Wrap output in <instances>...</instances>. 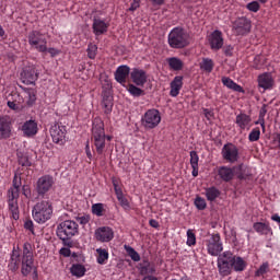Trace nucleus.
<instances>
[{"instance_id":"1","label":"nucleus","mask_w":280,"mask_h":280,"mask_svg":"<svg viewBox=\"0 0 280 280\" xmlns=\"http://www.w3.org/2000/svg\"><path fill=\"white\" fill-rule=\"evenodd\" d=\"M22 264L21 272L23 277H27L34 269V248L32 244L24 243L21 256V249L13 248L11 254V261L9 264V270L16 272Z\"/></svg>"},{"instance_id":"2","label":"nucleus","mask_w":280,"mask_h":280,"mask_svg":"<svg viewBox=\"0 0 280 280\" xmlns=\"http://www.w3.org/2000/svg\"><path fill=\"white\" fill-rule=\"evenodd\" d=\"M217 266L220 277H229L234 272H244L248 264L244 258L233 254L231 250H225L218 255Z\"/></svg>"},{"instance_id":"3","label":"nucleus","mask_w":280,"mask_h":280,"mask_svg":"<svg viewBox=\"0 0 280 280\" xmlns=\"http://www.w3.org/2000/svg\"><path fill=\"white\" fill-rule=\"evenodd\" d=\"M91 141L94 152H96L98 156H102V154L106 152V141H113V136H106L104 121L100 119L93 121Z\"/></svg>"},{"instance_id":"4","label":"nucleus","mask_w":280,"mask_h":280,"mask_svg":"<svg viewBox=\"0 0 280 280\" xmlns=\"http://www.w3.org/2000/svg\"><path fill=\"white\" fill-rule=\"evenodd\" d=\"M217 174L223 183H231L233 178H238V180H248L250 178V173L244 164H238L235 166H219L217 168Z\"/></svg>"},{"instance_id":"5","label":"nucleus","mask_w":280,"mask_h":280,"mask_svg":"<svg viewBox=\"0 0 280 280\" xmlns=\"http://www.w3.org/2000/svg\"><path fill=\"white\" fill-rule=\"evenodd\" d=\"M33 219L37 224H45L54 215V206L49 200L38 201L32 209Z\"/></svg>"},{"instance_id":"6","label":"nucleus","mask_w":280,"mask_h":280,"mask_svg":"<svg viewBox=\"0 0 280 280\" xmlns=\"http://www.w3.org/2000/svg\"><path fill=\"white\" fill-rule=\"evenodd\" d=\"M79 230L78 222L66 220L57 225V236L62 240L63 244H69L70 240L80 233Z\"/></svg>"},{"instance_id":"7","label":"nucleus","mask_w":280,"mask_h":280,"mask_svg":"<svg viewBox=\"0 0 280 280\" xmlns=\"http://www.w3.org/2000/svg\"><path fill=\"white\" fill-rule=\"evenodd\" d=\"M189 36L185 32V30L180 27L173 28L168 34V45L173 49H183V47H187Z\"/></svg>"},{"instance_id":"8","label":"nucleus","mask_w":280,"mask_h":280,"mask_svg":"<svg viewBox=\"0 0 280 280\" xmlns=\"http://www.w3.org/2000/svg\"><path fill=\"white\" fill-rule=\"evenodd\" d=\"M50 137L52 142L57 145H65L69 141L67 126L62 122H55L50 126L49 129Z\"/></svg>"},{"instance_id":"9","label":"nucleus","mask_w":280,"mask_h":280,"mask_svg":"<svg viewBox=\"0 0 280 280\" xmlns=\"http://www.w3.org/2000/svg\"><path fill=\"white\" fill-rule=\"evenodd\" d=\"M205 243L208 255H211V257H218V255L224 250L220 233L210 234Z\"/></svg>"},{"instance_id":"10","label":"nucleus","mask_w":280,"mask_h":280,"mask_svg":"<svg viewBox=\"0 0 280 280\" xmlns=\"http://www.w3.org/2000/svg\"><path fill=\"white\" fill-rule=\"evenodd\" d=\"M28 45L36 51L45 54L47 51V37L38 31H32L28 34Z\"/></svg>"},{"instance_id":"11","label":"nucleus","mask_w":280,"mask_h":280,"mask_svg":"<svg viewBox=\"0 0 280 280\" xmlns=\"http://www.w3.org/2000/svg\"><path fill=\"white\" fill-rule=\"evenodd\" d=\"M141 122L145 130H154L161 124V112L159 109H149L141 118Z\"/></svg>"},{"instance_id":"12","label":"nucleus","mask_w":280,"mask_h":280,"mask_svg":"<svg viewBox=\"0 0 280 280\" xmlns=\"http://www.w3.org/2000/svg\"><path fill=\"white\" fill-rule=\"evenodd\" d=\"M14 135L12 118L8 115L0 116V141H8Z\"/></svg>"},{"instance_id":"13","label":"nucleus","mask_w":280,"mask_h":280,"mask_svg":"<svg viewBox=\"0 0 280 280\" xmlns=\"http://www.w3.org/2000/svg\"><path fill=\"white\" fill-rule=\"evenodd\" d=\"M221 156L225 163H237L240 161V149L233 143H226L221 150Z\"/></svg>"},{"instance_id":"14","label":"nucleus","mask_w":280,"mask_h":280,"mask_svg":"<svg viewBox=\"0 0 280 280\" xmlns=\"http://www.w3.org/2000/svg\"><path fill=\"white\" fill-rule=\"evenodd\" d=\"M54 176L51 175H43L37 179L36 183V191L38 196H45L48 191L51 190V187L55 185Z\"/></svg>"},{"instance_id":"15","label":"nucleus","mask_w":280,"mask_h":280,"mask_svg":"<svg viewBox=\"0 0 280 280\" xmlns=\"http://www.w3.org/2000/svg\"><path fill=\"white\" fill-rule=\"evenodd\" d=\"M94 237L96 242H102L103 244L113 242L115 238V231H113L110 226H101L95 230Z\"/></svg>"},{"instance_id":"16","label":"nucleus","mask_w":280,"mask_h":280,"mask_svg":"<svg viewBox=\"0 0 280 280\" xmlns=\"http://www.w3.org/2000/svg\"><path fill=\"white\" fill-rule=\"evenodd\" d=\"M232 27L237 36H246L250 32V22L246 18H238L233 22Z\"/></svg>"},{"instance_id":"17","label":"nucleus","mask_w":280,"mask_h":280,"mask_svg":"<svg viewBox=\"0 0 280 280\" xmlns=\"http://www.w3.org/2000/svg\"><path fill=\"white\" fill-rule=\"evenodd\" d=\"M208 40L211 49L214 51H218L224 47V37H222V33L218 30L213 31L209 35Z\"/></svg>"},{"instance_id":"18","label":"nucleus","mask_w":280,"mask_h":280,"mask_svg":"<svg viewBox=\"0 0 280 280\" xmlns=\"http://www.w3.org/2000/svg\"><path fill=\"white\" fill-rule=\"evenodd\" d=\"M102 101L101 106L104 109L105 115H110L113 113V106H114V97H113V91H102Z\"/></svg>"},{"instance_id":"19","label":"nucleus","mask_w":280,"mask_h":280,"mask_svg":"<svg viewBox=\"0 0 280 280\" xmlns=\"http://www.w3.org/2000/svg\"><path fill=\"white\" fill-rule=\"evenodd\" d=\"M21 130L23 132V136L27 139H32V137H36L38 135V122L36 120H26L22 127Z\"/></svg>"},{"instance_id":"20","label":"nucleus","mask_w":280,"mask_h":280,"mask_svg":"<svg viewBox=\"0 0 280 280\" xmlns=\"http://www.w3.org/2000/svg\"><path fill=\"white\" fill-rule=\"evenodd\" d=\"M257 81L259 89H264V91H270L275 86V78H272V73L270 72L261 73Z\"/></svg>"},{"instance_id":"21","label":"nucleus","mask_w":280,"mask_h":280,"mask_svg":"<svg viewBox=\"0 0 280 280\" xmlns=\"http://www.w3.org/2000/svg\"><path fill=\"white\" fill-rule=\"evenodd\" d=\"M108 27H110V23L97 18L93 20L92 30L95 36L106 34V32H108Z\"/></svg>"},{"instance_id":"22","label":"nucleus","mask_w":280,"mask_h":280,"mask_svg":"<svg viewBox=\"0 0 280 280\" xmlns=\"http://www.w3.org/2000/svg\"><path fill=\"white\" fill-rule=\"evenodd\" d=\"M8 207L13 220L21 218V211L19 210V197H8Z\"/></svg>"},{"instance_id":"23","label":"nucleus","mask_w":280,"mask_h":280,"mask_svg":"<svg viewBox=\"0 0 280 280\" xmlns=\"http://www.w3.org/2000/svg\"><path fill=\"white\" fill-rule=\"evenodd\" d=\"M21 185H23L21 176L15 174L13 177L12 187L8 190V197L19 198L21 196Z\"/></svg>"},{"instance_id":"24","label":"nucleus","mask_w":280,"mask_h":280,"mask_svg":"<svg viewBox=\"0 0 280 280\" xmlns=\"http://www.w3.org/2000/svg\"><path fill=\"white\" fill-rule=\"evenodd\" d=\"M170 88L171 97H178V95H180V90L183 89V75L175 77L170 83Z\"/></svg>"},{"instance_id":"25","label":"nucleus","mask_w":280,"mask_h":280,"mask_svg":"<svg viewBox=\"0 0 280 280\" xmlns=\"http://www.w3.org/2000/svg\"><path fill=\"white\" fill-rule=\"evenodd\" d=\"M253 121V118H250L249 115L241 113L236 116L235 124L241 128L242 130H247L250 128V122Z\"/></svg>"},{"instance_id":"26","label":"nucleus","mask_w":280,"mask_h":280,"mask_svg":"<svg viewBox=\"0 0 280 280\" xmlns=\"http://www.w3.org/2000/svg\"><path fill=\"white\" fill-rule=\"evenodd\" d=\"M130 78L136 86H143L148 82V74L143 71H132Z\"/></svg>"},{"instance_id":"27","label":"nucleus","mask_w":280,"mask_h":280,"mask_svg":"<svg viewBox=\"0 0 280 280\" xmlns=\"http://www.w3.org/2000/svg\"><path fill=\"white\" fill-rule=\"evenodd\" d=\"M221 82L223 86H226V89H230V91H235V93H244V88L235 83V81L229 77H222Z\"/></svg>"},{"instance_id":"28","label":"nucleus","mask_w":280,"mask_h":280,"mask_svg":"<svg viewBox=\"0 0 280 280\" xmlns=\"http://www.w3.org/2000/svg\"><path fill=\"white\" fill-rule=\"evenodd\" d=\"M190 165L192 167V172L191 175L194 176V178H196L198 176V162L200 161V156H198V152L196 151H190Z\"/></svg>"},{"instance_id":"29","label":"nucleus","mask_w":280,"mask_h":280,"mask_svg":"<svg viewBox=\"0 0 280 280\" xmlns=\"http://www.w3.org/2000/svg\"><path fill=\"white\" fill-rule=\"evenodd\" d=\"M100 82L102 84V91H113V82H110V78L106 74V72H101Z\"/></svg>"},{"instance_id":"30","label":"nucleus","mask_w":280,"mask_h":280,"mask_svg":"<svg viewBox=\"0 0 280 280\" xmlns=\"http://www.w3.org/2000/svg\"><path fill=\"white\" fill-rule=\"evenodd\" d=\"M253 229L258 233L259 235H268L272 229H270V225L264 222H256L253 225Z\"/></svg>"},{"instance_id":"31","label":"nucleus","mask_w":280,"mask_h":280,"mask_svg":"<svg viewBox=\"0 0 280 280\" xmlns=\"http://www.w3.org/2000/svg\"><path fill=\"white\" fill-rule=\"evenodd\" d=\"M70 272L73 277H78L80 279L86 275V267L80 264H73L70 268Z\"/></svg>"},{"instance_id":"32","label":"nucleus","mask_w":280,"mask_h":280,"mask_svg":"<svg viewBox=\"0 0 280 280\" xmlns=\"http://www.w3.org/2000/svg\"><path fill=\"white\" fill-rule=\"evenodd\" d=\"M96 253H97V257H96L97 264H100L101 266L106 265L109 257L108 250L106 248H97Z\"/></svg>"},{"instance_id":"33","label":"nucleus","mask_w":280,"mask_h":280,"mask_svg":"<svg viewBox=\"0 0 280 280\" xmlns=\"http://www.w3.org/2000/svg\"><path fill=\"white\" fill-rule=\"evenodd\" d=\"M168 67L173 69V71H182L184 63L183 60L176 57H172L167 59Z\"/></svg>"},{"instance_id":"34","label":"nucleus","mask_w":280,"mask_h":280,"mask_svg":"<svg viewBox=\"0 0 280 280\" xmlns=\"http://www.w3.org/2000/svg\"><path fill=\"white\" fill-rule=\"evenodd\" d=\"M21 78L25 79L24 82H26V84H34V82L38 80V74H36V72L33 71H22Z\"/></svg>"},{"instance_id":"35","label":"nucleus","mask_w":280,"mask_h":280,"mask_svg":"<svg viewBox=\"0 0 280 280\" xmlns=\"http://www.w3.org/2000/svg\"><path fill=\"white\" fill-rule=\"evenodd\" d=\"M130 77V71H116L115 72V80L122 86H126V81Z\"/></svg>"},{"instance_id":"36","label":"nucleus","mask_w":280,"mask_h":280,"mask_svg":"<svg viewBox=\"0 0 280 280\" xmlns=\"http://www.w3.org/2000/svg\"><path fill=\"white\" fill-rule=\"evenodd\" d=\"M219 197H220V190L218 188L210 187L206 189V198L210 202H213V200H215V198H219Z\"/></svg>"},{"instance_id":"37","label":"nucleus","mask_w":280,"mask_h":280,"mask_svg":"<svg viewBox=\"0 0 280 280\" xmlns=\"http://www.w3.org/2000/svg\"><path fill=\"white\" fill-rule=\"evenodd\" d=\"M125 250L132 261H141V256L135 248L129 245H125Z\"/></svg>"},{"instance_id":"38","label":"nucleus","mask_w":280,"mask_h":280,"mask_svg":"<svg viewBox=\"0 0 280 280\" xmlns=\"http://www.w3.org/2000/svg\"><path fill=\"white\" fill-rule=\"evenodd\" d=\"M116 198H117L120 207H122V209L125 211H130V201H128V198H126L124 192H120L119 195H116Z\"/></svg>"},{"instance_id":"39","label":"nucleus","mask_w":280,"mask_h":280,"mask_svg":"<svg viewBox=\"0 0 280 280\" xmlns=\"http://www.w3.org/2000/svg\"><path fill=\"white\" fill-rule=\"evenodd\" d=\"M128 92L133 97H141V95H145V92L141 90V88L136 86L135 84L130 83L128 85Z\"/></svg>"},{"instance_id":"40","label":"nucleus","mask_w":280,"mask_h":280,"mask_svg":"<svg viewBox=\"0 0 280 280\" xmlns=\"http://www.w3.org/2000/svg\"><path fill=\"white\" fill-rule=\"evenodd\" d=\"M104 211H106V209H104V203L92 205L93 215H96L97 218H102V215H104Z\"/></svg>"},{"instance_id":"41","label":"nucleus","mask_w":280,"mask_h":280,"mask_svg":"<svg viewBox=\"0 0 280 280\" xmlns=\"http://www.w3.org/2000/svg\"><path fill=\"white\" fill-rule=\"evenodd\" d=\"M19 97V94L14 93L11 94V100L8 98V106L9 108H11V110H19V101H16V98Z\"/></svg>"},{"instance_id":"42","label":"nucleus","mask_w":280,"mask_h":280,"mask_svg":"<svg viewBox=\"0 0 280 280\" xmlns=\"http://www.w3.org/2000/svg\"><path fill=\"white\" fill-rule=\"evenodd\" d=\"M18 162L19 165H22V167H32V162H30V158L23 153L18 154Z\"/></svg>"},{"instance_id":"43","label":"nucleus","mask_w":280,"mask_h":280,"mask_svg":"<svg viewBox=\"0 0 280 280\" xmlns=\"http://www.w3.org/2000/svg\"><path fill=\"white\" fill-rule=\"evenodd\" d=\"M268 270H270V264L266 261L257 269V271L255 272V277H264V275H266Z\"/></svg>"},{"instance_id":"44","label":"nucleus","mask_w":280,"mask_h":280,"mask_svg":"<svg viewBox=\"0 0 280 280\" xmlns=\"http://www.w3.org/2000/svg\"><path fill=\"white\" fill-rule=\"evenodd\" d=\"M259 137H261V130L259 127L254 128L248 135L250 142L259 141Z\"/></svg>"},{"instance_id":"45","label":"nucleus","mask_w":280,"mask_h":280,"mask_svg":"<svg viewBox=\"0 0 280 280\" xmlns=\"http://www.w3.org/2000/svg\"><path fill=\"white\" fill-rule=\"evenodd\" d=\"M187 246H196V233H194V230L189 229L187 230Z\"/></svg>"},{"instance_id":"46","label":"nucleus","mask_w":280,"mask_h":280,"mask_svg":"<svg viewBox=\"0 0 280 280\" xmlns=\"http://www.w3.org/2000/svg\"><path fill=\"white\" fill-rule=\"evenodd\" d=\"M156 272V268L148 264L147 266L141 267L140 275L153 276Z\"/></svg>"},{"instance_id":"47","label":"nucleus","mask_w":280,"mask_h":280,"mask_svg":"<svg viewBox=\"0 0 280 280\" xmlns=\"http://www.w3.org/2000/svg\"><path fill=\"white\" fill-rule=\"evenodd\" d=\"M95 56H97V45L89 44L88 46V58L91 60H95Z\"/></svg>"},{"instance_id":"48","label":"nucleus","mask_w":280,"mask_h":280,"mask_svg":"<svg viewBox=\"0 0 280 280\" xmlns=\"http://www.w3.org/2000/svg\"><path fill=\"white\" fill-rule=\"evenodd\" d=\"M195 207L199 210V211H205L207 209V201L205 200V198L202 197H197L195 199Z\"/></svg>"},{"instance_id":"49","label":"nucleus","mask_w":280,"mask_h":280,"mask_svg":"<svg viewBox=\"0 0 280 280\" xmlns=\"http://www.w3.org/2000/svg\"><path fill=\"white\" fill-rule=\"evenodd\" d=\"M200 67L203 71H213V60L211 59H203L200 63Z\"/></svg>"},{"instance_id":"50","label":"nucleus","mask_w":280,"mask_h":280,"mask_svg":"<svg viewBox=\"0 0 280 280\" xmlns=\"http://www.w3.org/2000/svg\"><path fill=\"white\" fill-rule=\"evenodd\" d=\"M112 184H113V187H114L116 196H119V194H124V190L121 189V185H120L119 178L114 177L112 179Z\"/></svg>"},{"instance_id":"51","label":"nucleus","mask_w":280,"mask_h":280,"mask_svg":"<svg viewBox=\"0 0 280 280\" xmlns=\"http://www.w3.org/2000/svg\"><path fill=\"white\" fill-rule=\"evenodd\" d=\"M246 8L249 10V12H259V2L253 1L246 4Z\"/></svg>"},{"instance_id":"52","label":"nucleus","mask_w":280,"mask_h":280,"mask_svg":"<svg viewBox=\"0 0 280 280\" xmlns=\"http://www.w3.org/2000/svg\"><path fill=\"white\" fill-rule=\"evenodd\" d=\"M77 221L79 222V224H81L82 226H86V224H89V222H91V215L85 214L82 217H78Z\"/></svg>"},{"instance_id":"53","label":"nucleus","mask_w":280,"mask_h":280,"mask_svg":"<svg viewBox=\"0 0 280 280\" xmlns=\"http://www.w3.org/2000/svg\"><path fill=\"white\" fill-rule=\"evenodd\" d=\"M24 229L34 235V221H32V219H26L24 221Z\"/></svg>"},{"instance_id":"54","label":"nucleus","mask_w":280,"mask_h":280,"mask_svg":"<svg viewBox=\"0 0 280 280\" xmlns=\"http://www.w3.org/2000/svg\"><path fill=\"white\" fill-rule=\"evenodd\" d=\"M203 115L208 121L215 119V113H213V109L203 108Z\"/></svg>"},{"instance_id":"55","label":"nucleus","mask_w":280,"mask_h":280,"mask_svg":"<svg viewBox=\"0 0 280 280\" xmlns=\"http://www.w3.org/2000/svg\"><path fill=\"white\" fill-rule=\"evenodd\" d=\"M22 194L25 196V198H30L32 196V189L30 188V185H23Z\"/></svg>"},{"instance_id":"56","label":"nucleus","mask_w":280,"mask_h":280,"mask_svg":"<svg viewBox=\"0 0 280 280\" xmlns=\"http://www.w3.org/2000/svg\"><path fill=\"white\" fill-rule=\"evenodd\" d=\"M27 95H28V101H27L28 106H34V103L36 102V94L34 92H27Z\"/></svg>"},{"instance_id":"57","label":"nucleus","mask_w":280,"mask_h":280,"mask_svg":"<svg viewBox=\"0 0 280 280\" xmlns=\"http://www.w3.org/2000/svg\"><path fill=\"white\" fill-rule=\"evenodd\" d=\"M85 154L89 161H93V152H91V144H89V141L85 144Z\"/></svg>"},{"instance_id":"58","label":"nucleus","mask_w":280,"mask_h":280,"mask_svg":"<svg viewBox=\"0 0 280 280\" xmlns=\"http://www.w3.org/2000/svg\"><path fill=\"white\" fill-rule=\"evenodd\" d=\"M46 51L51 56V58H56V56H60V49L58 48H47Z\"/></svg>"},{"instance_id":"59","label":"nucleus","mask_w":280,"mask_h":280,"mask_svg":"<svg viewBox=\"0 0 280 280\" xmlns=\"http://www.w3.org/2000/svg\"><path fill=\"white\" fill-rule=\"evenodd\" d=\"M141 0H133L128 12H135L140 7Z\"/></svg>"},{"instance_id":"60","label":"nucleus","mask_w":280,"mask_h":280,"mask_svg":"<svg viewBox=\"0 0 280 280\" xmlns=\"http://www.w3.org/2000/svg\"><path fill=\"white\" fill-rule=\"evenodd\" d=\"M60 255H62L63 257H71V249L63 247L60 249Z\"/></svg>"},{"instance_id":"61","label":"nucleus","mask_w":280,"mask_h":280,"mask_svg":"<svg viewBox=\"0 0 280 280\" xmlns=\"http://www.w3.org/2000/svg\"><path fill=\"white\" fill-rule=\"evenodd\" d=\"M225 56H233V46L229 45L223 48Z\"/></svg>"},{"instance_id":"62","label":"nucleus","mask_w":280,"mask_h":280,"mask_svg":"<svg viewBox=\"0 0 280 280\" xmlns=\"http://www.w3.org/2000/svg\"><path fill=\"white\" fill-rule=\"evenodd\" d=\"M149 224H150V226H152V229H159V226H161V225L159 224V221H156V220H154V219H151V220L149 221Z\"/></svg>"},{"instance_id":"63","label":"nucleus","mask_w":280,"mask_h":280,"mask_svg":"<svg viewBox=\"0 0 280 280\" xmlns=\"http://www.w3.org/2000/svg\"><path fill=\"white\" fill-rule=\"evenodd\" d=\"M116 71H130V67L128 66H119Z\"/></svg>"},{"instance_id":"64","label":"nucleus","mask_w":280,"mask_h":280,"mask_svg":"<svg viewBox=\"0 0 280 280\" xmlns=\"http://www.w3.org/2000/svg\"><path fill=\"white\" fill-rule=\"evenodd\" d=\"M142 280H159V278L154 276H144Z\"/></svg>"}]
</instances>
